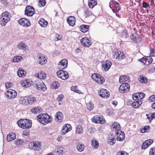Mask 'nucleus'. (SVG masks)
I'll use <instances>...</instances> for the list:
<instances>
[{"label": "nucleus", "mask_w": 155, "mask_h": 155, "mask_svg": "<svg viewBox=\"0 0 155 155\" xmlns=\"http://www.w3.org/2000/svg\"><path fill=\"white\" fill-rule=\"evenodd\" d=\"M121 35L122 37L125 38H127L128 36L127 31L124 30L122 32Z\"/></svg>", "instance_id": "nucleus-48"}, {"label": "nucleus", "mask_w": 155, "mask_h": 155, "mask_svg": "<svg viewBox=\"0 0 155 155\" xmlns=\"http://www.w3.org/2000/svg\"><path fill=\"white\" fill-rule=\"evenodd\" d=\"M138 93V96L139 97V100H140L143 99L145 96V94L143 92H140Z\"/></svg>", "instance_id": "nucleus-51"}, {"label": "nucleus", "mask_w": 155, "mask_h": 155, "mask_svg": "<svg viewBox=\"0 0 155 155\" xmlns=\"http://www.w3.org/2000/svg\"><path fill=\"white\" fill-rule=\"evenodd\" d=\"M117 136L116 137V139L117 140L120 141H123L125 139V135L124 132L120 133L119 132L118 135H117Z\"/></svg>", "instance_id": "nucleus-22"}, {"label": "nucleus", "mask_w": 155, "mask_h": 155, "mask_svg": "<svg viewBox=\"0 0 155 155\" xmlns=\"http://www.w3.org/2000/svg\"><path fill=\"white\" fill-rule=\"evenodd\" d=\"M21 101H22V103L23 104L30 105H32L35 104L36 102L35 98L32 96H25L22 97L21 98Z\"/></svg>", "instance_id": "nucleus-3"}, {"label": "nucleus", "mask_w": 155, "mask_h": 155, "mask_svg": "<svg viewBox=\"0 0 155 155\" xmlns=\"http://www.w3.org/2000/svg\"><path fill=\"white\" fill-rule=\"evenodd\" d=\"M67 22L71 26H73L75 24L76 19L73 16H70L67 18Z\"/></svg>", "instance_id": "nucleus-16"}, {"label": "nucleus", "mask_w": 155, "mask_h": 155, "mask_svg": "<svg viewBox=\"0 0 155 155\" xmlns=\"http://www.w3.org/2000/svg\"><path fill=\"white\" fill-rule=\"evenodd\" d=\"M123 87H124L125 89L129 91L130 88V85L127 83H122V84L120 86V88H122Z\"/></svg>", "instance_id": "nucleus-31"}, {"label": "nucleus", "mask_w": 155, "mask_h": 155, "mask_svg": "<svg viewBox=\"0 0 155 155\" xmlns=\"http://www.w3.org/2000/svg\"><path fill=\"white\" fill-rule=\"evenodd\" d=\"M83 129L81 125H78L76 128V132L78 134H81L82 133Z\"/></svg>", "instance_id": "nucleus-39"}, {"label": "nucleus", "mask_w": 155, "mask_h": 155, "mask_svg": "<svg viewBox=\"0 0 155 155\" xmlns=\"http://www.w3.org/2000/svg\"><path fill=\"white\" fill-rule=\"evenodd\" d=\"M23 134L24 136H26L28 137L29 135V132L28 131H24L23 133Z\"/></svg>", "instance_id": "nucleus-62"}, {"label": "nucleus", "mask_w": 155, "mask_h": 155, "mask_svg": "<svg viewBox=\"0 0 155 155\" xmlns=\"http://www.w3.org/2000/svg\"><path fill=\"white\" fill-rule=\"evenodd\" d=\"M41 147L40 144L39 143L35 142L34 143L33 147L35 150H37L38 149Z\"/></svg>", "instance_id": "nucleus-46"}, {"label": "nucleus", "mask_w": 155, "mask_h": 155, "mask_svg": "<svg viewBox=\"0 0 155 155\" xmlns=\"http://www.w3.org/2000/svg\"><path fill=\"white\" fill-rule=\"evenodd\" d=\"M57 74L59 78H61L63 80L67 79L69 77V75L67 72L62 70L58 71L57 72Z\"/></svg>", "instance_id": "nucleus-7"}, {"label": "nucleus", "mask_w": 155, "mask_h": 155, "mask_svg": "<svg viewBox=\"0 0 155 155\" xmlns=\"http://www.w3.org/2000/svg\"><path fill=\"white\" fill-rule=\"evenodd\" d=\"M55 117L56 121L61 122L63 120V114L60 111L58 112L55 114Z\"/></svg>", "instance_id": "nucleus-17"}, {"label": "nucleus", "mask_w": 155, "mask_h": 155, "mask_svg": "<svg viewBox=\"0 0 155 155\" xmlns=\"http://www.w3.org/2000/svg\"><path fill=\"white\" fill-rule=\"evenodd\" d=\"M18 23L20 25L23 26H26L28 27L30 25V23L28 19L25 18L20 19L18 21Z\"/></svg>", "instance_id": "nucleus-12"}, {"label": "nucleus", "mask_w": 155, "mask_h": 155, "mask_svg": "<svg viewBox=\"0 0 155 155\" xmlns=\"http://www.w3.org/2000/svg\"><path fill=\"white\" fill-rule=\"evenodd\" d=\"M8 92H10V93L11 94V95L14 96V95L15 93V97L17 95V92L15 90L11 89H10L8 90Z\"/></svg>", "instance_id": "nucleus-49"}, {"label": "nucleus", "mask_w": 155, "mask_h": 155, "mask_svg": "<svg viewBox=\"0 0 155 155\" xmlns=\"http://www.w3.org/2000/svg\"><path fill=\"white\" fill-rule=\"evenodd\" d=\"M130 38L131 39L134 41L135 42H137V40L136 39V36H135L134 35L132 34V35H130Z\"/></svg>", "instance_id": "nucleus-61"}, {"label": "nucleus", "mask_w": 155, "mask_h": 155, "mask_svg": "<svg viewBox=\"0 0 155 155\" xmlns=\"http://www.w3.org/2000/svg\"><path fill=\"white\" fill-rule=\"evenodd\" d=\"M17 47L19 49H24L26 48V46L25 43L20 42L18 44Z\"/></svg>", "instance_id": "nucleus-38"}, {"label": "nucleus", "mask_w": 155, "mask_h": 155, "mask_svg": "<svg viewBox=\"0 0 155 155\" xmlns=\"http://www.w3.org/2000/svg\"><path fill=\"white\" fill-rule=\"evenodd\" d=\"M108 142L107 143L110 145H113L114 144L116 140L115 137L114 135L111 134L108 137L107 139Z\"/></svg>", "instance_id": "nucleus-19"}, {"label": "nucleus", "mask_w": 155, "mask_h": 155, "mask_svg": "<svg viewBox=\"0 0 155 155\" xmlns=\"http://www.w3.org/2000/svg\"><path fill=\"white\" fill-rule=\"evenodd\" d=\"M38 62L39 64L43 65L47 62V60L43 55H41L39 57Z\"/></svg>", "instance_id": "nucleus-24"}, {"label": "nucleus", "mask_w": 155, "mask_h": 155, "mask_svg": "<svg viewBox=\"0 0 155 155\" xmlns=\"http://www.w3.org/2000/svg\"><path fill=\"white\" fill-rule=\"evenodd\" d=\"M144 64L146 65H148L151 64L153 61L152 58L150 57H147V58L144 57Z\"/></svg>", "instance_id": "nucleus-25"}, {"label": "nucleus", "mask_w": 155, "mask_h": 155, "mask_svg": "<svg viewBox=\"0 0 155 155\" xmlns=\"http://www.w3.org/2000/svg\"><path fill=\"white\" fill-rule=\"evenodd\" d=\"M129 77L127 76H122L120 77L119 81L120 83H125L126 81L129 82L130 81Z\"/></svg>", "instance_id": "nucleus-21"}, {"label": "nucleus", "mask_w": 155, "mask_h": 155, "mask_svg": "<svg viewBox=\"0 0 155 155\" xmlns=\"http://www.w3.org/2000/svg\"><path fill=\"white\" fill-rule=\"evenodd\" d=\"M124 87H123L122 88H120V87L119 88V91L120 93H126L128 91Z\"/></svg>", "instance_id": "nucleus-55"}, {"label": "nucleus", "mask_w": 155, "mask_h": 155, "mask_svg": "<svg viewBox=\"0 0 155 155\" xmlns=\"http://www.w3.org/2000/svg\"><path fill=\"white\" fill-rule=\"evenodd\" d=\"M15 142V143L16 145H19L23 143L24 142V141L22 139H19L16 140Z\"/></svg>", "instance_id": "nucleus-52"}, {"label": "nucleus", "mask_w": 155, "mask_h": 155, "mask_svg": "<svg viewBox=\"0 0 155 155\" xmlns=\"http://www.w3.org/2000/svg\"><path fill=\"white\" fill-rule=\"evenodd\" d=\"M91 120L93 122L96 123L103 124L105 122V120L103 118V117L102 116L100 117L97 116H94Z\"/></svg>", "instance_id": "nucleus-10"}, {"label": "nucleus", "mask_w": 155, "mask_h": 155, "mask_svg": "<svg viewBox=\"0 0 155 155\" xmlns=\"http://www.w3.org/2000/svg\"><path fill=\"white\" fill-rule=\"evenodd\" d=\"M138 95V93L133 94L132 96L133 99L134 100H139Z\"/></svg>", "instance_id": "nucleus-50"}, {"label": "nucleus", "mask_w": 155, "mask_h": 155, "mask_svg": "<svg viewBox=\"0 0 155 155\" xmlns=\"http://www.w3.org/2000/svg\"><path fill=\"white\" fill-rule=\"evenodd\" d=\"M38 3L40 7H43L46 4L45 0H38Z\"/></svg>", "instance_id": "nucleus-44"}, {"label": "nucleus", "mask_w": 155, "mask_h": 155, "mask_svg": "<svg viewBox=\"0 0 155 155\" xmlns=\"http://www.w3.org/2000/svg\"><path fill=\"white\" fill-rule=\"evenodd\" d=\"M142 104V102L141 101H136L133 102L132 104V106L134 108H137L140 107Z\"/></svg>", "instance_id": "nucleus-26"}, {"label": "nucleus", "mask_w": 155, "mask_h": 155, "mask_svg": "<svg viewBox=\"0 0 155 155\" xmlns=\"http://www.w3.org/2000/svg\"><path fill=\"white\" fill-rule=\"evenodd\" d=\"M128 154L126 152L122 151L118 153L116 155H128Z\"/></svg>", "instance_id": "nucleus-58"}, {"label": "nucleus", "mask_w": 155, "mask_h": 155, "mask_svg": "<svg viewBox=\"0 0 155 155\" xmlns=\"http://www.w3.org/2000/svg\"><path fill=\"white\" fill-rule=\"evenodd\" d=\"M142 6L143 8H147L149 7V4L147 2L144 1H143L142 3Z\"/></svg>", "instance_id": "nucleus-57"}, {"label": "nucleus", "mask_w": 155, "mask_h": 155, "mask_svg": "<svg viewBox=\"0 0 155 155\" xmlns=\"http://www.w3.org/2000/svg\"><path fill=\"white\" fill-rule=\"evenodd\" d=\"M22 58L21 56H17L14 57L13 61L14 62H16L21 60Z\"/></svg>", "instance_id": "nucleus-42"}, {"label": "nucleus", "mask_w": 155, "mask_h": 155, "mask_svg": "<svg viewBox=\"0 0 155 155\" xmlns=\"http://www.w3.org/2000/svg\"><path fill=\"white\" fill-rule=\"evenodd\" d=\"M37 76L39 78L41 79H45L46 77V74L43 71H41L39 73Z\"/></svg>", "instance_id": "nucleus-32"}, {"label": "nucleus", "mask_w": 155, "mask_h": 155, "mask_svg": "<svg viewBox=\"0 0 155 155\" xmlns=\"http://www.w3.org/2000/svg\"><path fill=\"white\" fill-rule=\"evenodd\" d=\"M91 143L93 147L95 148H97L98 147L99 144L97 140H94L92 141Z\"/></svg>", "instance_id": "nucleus-40"}, {"label": "nucleus", "mask_w": 155, "mask_h": 155, "mask_svg": "<svg viewBox=\"0 0 155 155\" xmlns=\"http://www.w3.org/2000/svg\"><path fill=\"white\" fill-rule=\"evenodd\" d=\"M114 57H116V58H118V59H123L125 58V56L123 52H119L118 50L115 51V52L114 54Z\"/></svg>", "instance_id": "nucleus-18"}, {"label": "nucleus", "mask_w": 155, "mask_h": 155, "mask_svg": "<svg viewBox=\"0 0 155 155\" xmlns=\"http://www.w3.org/2000/svg\"><path fill=\"white\" fill-rule=\"evenodd\" d=\"M149 100L151 102L155 101V96L153 95L150 96L149 97Z\"/></svg>", "instance_id": "nucleus-59"}, {"label": "nucleus", "mask_w": 155, "mask_h": 155, "mask_svg": "<svg viewBox=\"0 0 155 155\" xmlns=\"http://www.w3.org/2000/svg\"><path fill=\"white\" fill-rule=\"evenodd\" d=\"M92 79L99 84H102L105 81L104 78L97 73H94L91 75Z\"/></svg>", "instance_id": "nucleus-6"}, {"label": "nucleus", "mask_w": 155, "mask_h": 155, "mask_svg": "<svg viewBox=\"0 0 155 155\" xmlns=\"http://www.w3.org/2000/svg\"><path fill=\"white\" fill-rule=\"evenodd\" d=\"M97 4V2L96 0H89L88 5L90 8H92Z\"/></svg>", "instance_id": "nucleus-28"}, {"label": "nucleus", "mask_w": 155, "mask_h": 155, "mask_svg": "<svg viewBox=\"0 0 155 155\" xmlns=\"http://www.w3.org/2000/svg\"><path fill=\"white\" fill-rule=\"evenodd\" d=\"M40 110L38 108L34 107L31 110V112L34 114H38L40 113Z\"/></svg>", "instance_id": "nucleus-41"}, {"label": "nucleus", "mask_w": 155, "mask_h": 155, "mask_svg": "<svg viewBox=\"0 0 155 155\" xmlns=\"http://www.w3.org/2000/svg\"><path fill=\"white\" fill-rule=\"evenodd\" d=\"M37 120L40 122L44 125L50 123L51 118L47 114H40L37 117Z\"/></svg>", "instance_id": "nucleus-1"}, {"label": "nucleus", "mask_w": 155, "mask_h": 155, "mask_svg": "<svg viewBox=\"0 0 155 155\" xmlns=\"http://www.w3.org/2000/svg\"><path fill=\"white\" fill-rule=\"evenodd\" d=\"M81 31L83 33H85L89 30V26L88 25H81Z\"/></svg>", "instance_id": "nucleus-27"}, {"label": "nucleus", "mask_w": 155, "mask_h": 155, "mask_svg": "<svg viewBox=\"0 0 155 155\" xmlns=\"http://www.w3.org/2000/svg\"><path fill=\"white\" fill-rule=\"evenodd\" d=\"M109 6L114 13H118L121 9L119 4L115 1L111 0L109 3Z\"/></svg>", "instance_id": "nucleus-5"}, {"label": "nucleus", "mask_w": 155, "mask_h": 155, "mask_svg": "<svg viewBox=\"0 0 155 155\" xmlns=\"http://www.w3.org/2000/svg\"><path fill=\"white\" fill-rule=\"evenodd\" d=\"M87 108L90 110H91L93 109V105L92 104V103L91 102H89V104H87Z\"/></svg>", "instance_id": "nucleus-45"}, {"label": "nucleus", "mask_w": 155, "mask_h": 155, "mask_svg": "<svg viewBox=\"0 0 155 155\" xmlns=\"http://www.w3.org/2000/svg\"><path fill=\"white\" fill-rule=\"evenodd\" d=\"M64 126L65 127H66V128H68V130H69V131H70L71 130V125L70 124H67Z\"/></svg>", "instance_id": "nucleus-64"}, {"label": "nucleus", "mask_w": 155, "mask_h": 155, "mask_svg": "<svg viewBox=\"0 0 155 155\" xmlns=\"http://www.w3.org/2000/svg\"><path fill=\"white\" fill-rule=\"evenodd\" d=\"M150 155H155V148H151L149 152Z\"/></svg>", "instance_id": "nucleus-53"}, {"label": "nucleus", "mask_w": 155, "mask_h": 155, "mask_svg": "<svg viewBox=\"0 0 155 155\" xmlns=\"http://www.w3.org/2000/svg\"><path fill=\"white\" fill-rule=\"evenodd\" d=\"M69 130H68V128H66L64 126L63 127L61 131V133L63 134H64L66 133H68L69 132Z\"/></svg>", "instance_id": "nucleus-47"}, {"label": "nucleus", "mask_w": 155, "mask_h": 155, "mask_svg": "<svg viewBox=\"0 0 155 155\" xmlns=\"http://www.w3.org/2000/svg\"><path fill=\"white\" fill-rule=\"evenodd\" d=\"M112 130L115 131L116 132L115 133V135H118L119 132H122L120 130V124L117 122L114 123L111 127Z\"/></svg>", "instance_id": "nucleus-9"}, {"label": "nucleus", "mask_w": 155, "mask_h": 155, "mask_svg": "<svg viewBox=\"0 0 155 155\" xmlns=\"http://www.w3.org/2000/svg\"><path fill=\"white\" fill-rule=\"evenodd\" d=\"M112 65V63L109 61L107 60L104 62L102 66L104 71H107L110 68Z\"/></svg>", "instance_id": "nucleus-15"}, {"label": "nucleus", "mask_w": 155, "mask_h": 155, "mask_svg": "<svg viewBox=\"0 0 155 155\" xmlns=\"http://www.w3.org/2000/svg\"><path fill=\"white\" fill-rule=\"evenodd\" d=\"M81 42L82 45L86 47H89L92 44V42L87 37H84L81 39Z\"/></svg>", "instance_id": "nucleus-11"}, {"label": "nucleus", "mask_w": 155, "mask_h": 155, "mask_svg": "<svg viewBox=\"0 0 155 155\" xmlns=\"http://www.w3.org/2000/svg\"><path fill=\"white\" fill-rule=\"evenodd\" d=\"M36 84L38 90L44 91L46 89V87L45 85L41 81L37 82Z\"/></svg>", "instance_id": "nucleus-14"}, {"label": "nucleus", "mask_w": 155, "mask_h": 155, "mask_svg": "<svg viewBox=\"0 0 155 155\" xmlns=\"http://www.w3.org/2000/svg\"><path fill=\"white\" fill-rule=\"evenodd\" d=\"M16 138V135L15 133H12L8 135L7 137V140L9 142L14 140Z\"/></svg>", "instance_id": "nucleus-23"}, {"label": "nucleus", "mask_w": 155, "mask_h": 155, "mask_svg": "<svg viewBox=\"0 0 155 155\" xmlns=\"http://www.w3.org/2000/svg\"><path fill=\"white\" fill-rule=\"evenodd\" d=\"M25 72L24 70L19 69L18 71L17 74L19 77H22L25 75Z\"/></svg>", "instance_id": "nucleus-37"}, {"label": "nucleus", "mask_w": 155, "mask_h": 155, "mask_svg": "<svg viewBox=\"0 0 155 155\" xmlns=\"http://www.w3.org/2000/svg\"><path fill=\"white\" fill-rule=\"evenodd\" d=\"M1 2L5 7H6L8 3V2L7 0H1Z\"/></svg>", "instance_id": "nucleus-54"}, {"label": "nucleus", "mask_w": 155, "mask_h": 155, "mask_svg": "<svg viewBox=\"0 0 155 155\" xmlns=\"http://www.w3.org/2000/svg\"><path fill=\"white\" fill-rule=\"evenodd\" d=\"M38 23L41 27H45L48 25V22L44 18H42L38 21Z\"/></svg>", "instance_id": "nucleus-29"}, {"label": "nucleus", "mask_w": 155, "mask_h": 155, "mask_svg": "<svg viewBox=\"0 0 155 155\" xmlns=\"http://www.w3.org/2000/svg\"><path fill=\"white\" fill-rule=\"evenodd\" d=\"M86 17L92 14V12L89 9H87L84 12Z\"/></svg>", "instance_id": "nucleus-56"}, {"label": "nucleus", "mask_w": 155, "mask_h": 155, "mask_svg": "<svg viewBox=\"0 0 155 155\" xmlns=\"http://www.w3.org/2000/svg\"><path fill=\"white\" fill-rule=\"evenodd\" d=\"M31 84L27 80L21 81V84L22 87H28L31 86Z\"/></svg>", "instance_id": "nucleus-30"}, {"label": "nucleus", "mask_w": 155, "mask_h": 155, "mask_svg": "<svg viewBox=\"0 0 155 155\" xmlns=\"http://www.w3.org/2000/svg\"><path fill=\"white\" fill-rule=\"evenodd\" d=\"M25 12V15L31 16L35 14V11L33 7L28 5L26 6Z\"/></svg>", "instance_id": "nucleus-8"}, {"label": "nucleus", "mask_w": 155, "mask_h": 155, "mask_svg": "<svg viewBox=\"0 0 155 155\" xmlns=\"http://www.w3.org/2000/svg\"><path fill=\"white\" fill-rule=\"evenodd\" d=\"M84 145L81 143H78L77 147V150L80 152L83 151L84 150Z\"/></svg>", "instance_id": "nucleus-35"}, {"label": "nucleus", "mask_w": 155, "mask_h": 155, "mask_svg": "<svg viewBox=\"0 0 155 155\" xmlns=\"http://www.w3.org/2000/svg\"><path fill=\"white\" fill-rule=\"evenodd\" d=\"M151 54H152V56H155V48H152L150 49Z\"/></svg>", "instance_id": "nucleus-63"}, {"label": "nucleus", "mask_w": 155, "mask_h": 155, "mask_svg": "<svg viewBox=\"0 0 155 155\" xmlns=\"http://www.w3.org/2000/svg\"><path fill=\"white\" fill-rule=\"evenodd\" d=\"M5 94L6 96L8 98V100H10L11 99H13L15 97V93L14 95V96L11 95V94L10 92H8V91H6V92L5 93Z\"/></svg>", "instance_id": "nucleus-34"}, {"label": "nucleus", "mask_w": 155, "mask_h": 155, "mask_svg": "<svg viewBox=\"0 0 155 155\" xmlns=\"http://www.w3.org/2000/svg\"><path fill=\"white\" fill-rule=\"evenodd\" d=\"M64 96L62 94H60L59 97H58L57 99L59 101H61L62 100Z\"/></svg>", "instance_id": "nucleus-60"}, {"label": "nucleus", "mask_w": 155, "mask_h": 155, "mask_svg": "<svg viewBox=\"0 0 155 155\" xmlns=\"http://www.w3.org/2000/svg\"><path fill=\"white\" fill-rule=\"evenodd\" d=\"M68 60L66 59H64L61 60L59 63V65H61V69H63L66 68L67 67Z\"/></svg>", "instance_id": "nucleus-20"}, {"label": "nucleus", "mask_w": 155, "mask_h": 155, "mask_svg": "<svg viewBox=\"0 0 155 155\" xmlns=\"http://www.w3.org/2000/svg\"><path fill=\"white\" fill-rule=\"evenodd\" d=\"M98 94L99 95L102 97L107 98L110 95L109 92L106 89H101L99 92Z\"/></svg>", "instance_id": "nucleus-13"}, {"label": "nucleus", "mask_w": 155, "mask_h": 155, "mask_svg": "<svg viewBox=\"0 0 155 155\" xmlns=\"http://www.w3.org/2000/svg\"><path fill=\"white\" fill-rule=\"evenodd\" d=\"M59 86V84L58 81H54L52 84L51 87L53 89H56Z\"/></svg>", "instance_id": "nucleus-33"}, {"label": "nucleus", "mask_w": 155, "mask_h": 155, "mask_svg": "<svg viewBox=\"0 0 155 155\" xmlns=\"http://www.w3.org/2000/svg\"><path fill=\"white\" fill-rule=\"evenodd\" d=\"M150 128V126L147 125L145 126L143 128L141 129V132L142 133H144L147 132H148V130H149Z\"/></svg>", "instance_id": "nucleus-43"}, {"label": "nucleus", "mask_w": 155, "mask_h": 155, "mask_svg": "<svg viewBox=\"0 0 155 155\" xmlns=\"http://www.w3.org/2000/svg\"><path fill=\"white\" fill-rule=\"evenodd\" d=\"M19 127L23 129H29L31 127V121L28 119H21L17 121Z\"/></svg>", "instance_id": "nucleus-2"}, {"label": "nucleus", "mask_w": 155, "mask_h": 155, "mask_svg": "<svg viewBox=\"0 0 155 155\" xmlns=\"http://www.w3.org/2000/svg\"><path fill=\"white\" fill-rule=\"evenodd\" d=\"M0 18L1 24L2 26H5L6 23L10 20V14L7 11L3 12Z\"/></svg>", "instance_id": "nucleus-4"}, {"label": "nucleus", "mask_w": 155, "mask_h": 155, "mask_svg": "<svg viewBox=\"0 0 155 155\" xmlns=\"http://www.w3.org/2000/svg\"><path fill=\"white\" fill-rule=\"evenodd\" d=\"M139 80L141 83H146L147 82V78L141 75L139 79Z\"/></svg>", "instance_id": "nucleus-36"}]
</instances>
